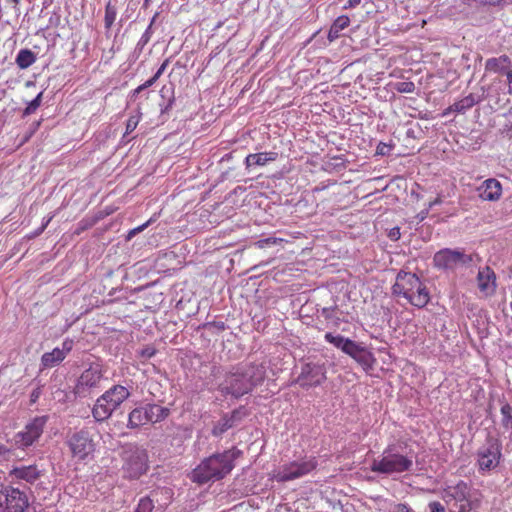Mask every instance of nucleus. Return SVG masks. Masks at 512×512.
Returning a JSON list of instances; mask_svg holds the SVG:
<instances>
[{
    "label": "nucleus",
    "instance_id": "f257e3e1",
    "mask_svg": "<svg viewBox=\"0 0 512 512\" xmlns=\"http://www.w3.org/2000/svg\"><path fill=\"white\" fill-rule=\"evenodd\" d=\"M266 377V370L262 365L249 364L237 367L225 375V379L218 385L222 395H231L238 399L262 384Z\"/></svg>",
    "mask_w": 512,
    "mask_h": 512
},
{
    "label": "nucleus",
    "instance_id": "a19ab883",
    "mask_svg": "<svg viewBox=\"0 0 512 512\" xmlns=\"http://www.w3.org/2000/svg\"><path fill=\"white\" fill-rule=\"evenodd\" d=\"M151 221L152 219L148 220L146 223L136 228L131 229L126 236V240H131L136 234L142 232L145 228H147L150 225Z\"/></svg>",
    "mask_w": 512,
    "mask_h": 512
},
{
    "label": "nucleus",
    "instance_id": "5701e85b",
    "mask_svg": "<svg viewBox=\"0 0 512 512\" xmlns=\"http://www.w3.org/2000/svg\"><path fill=\"white\" fill-rule=\"evenodd\" d=\"M148 412L146 406L134 408L128 415L127 427L130 429L139 428L148 423Z\"/></svg>",
    "mask_w": 512,
    "mask_h": 512
},
{
    "label": "nucleus",
    "instance_id": "13d9d810",
    "mask_svg": "<svg viewBox=\"0 0 512 512\" xmlns=\"http://www.w3.org/2000/svg\"><path fill=\"white\" fill-rule=\"evenodd\" d=\"M429 210H430V209L427 207L426 209H424V210L420 211V212L417 214L416 218L418 219V222H422L423 220H425V219H426V217L428 216Z\"/></svg>",
    "mask_w": 512,
    "mask_h": 512
},
{
    "label": "nucleus",
    "instance_id": "680f3d73",
    "mask_svg": "<svg viewBox=\"0 0 512 512\" xmlns=\"http://www.w3.org/2000/svg\"><path fill=\"white\" fill-rule=\"evenodd\" d=\"M399 512H411L410 508L406 504H400L398 506Z\"/></svg>",
    "mask_w": 512,
    "mask_h": 512
},
{
    "label": "nucleus",
    "instance_id": "7ed1b4c3",
    "mask_svg": "<svg viewBox=\"0 0 512 512\" xmlns=\"http://www.w3.org/2000/svg\"><path fill=\"white\" fill-rule=\"evenodd\" d=\"M414 453L404 452L400 445H388L382 454L373 459L370 470L381 475H394L410 472L414 465Z\"/></svg>",
    "mask_w": 512,
    "mask_h": 512
},
{
    "label": "nucleus",
    "instance_id": "423d86ee",
    "mask_svg": "<svg viewBox=\"0 0 512 512\" xmlns=\"http://www.w3.org/2000/svg\"><path fill=\"white\" fill-rule=\"evenodd\" d=\"M130 395L131 393L127 387L123 385H113L96 399L92 407L94 420L101 423L109 419L113 412L116 411Z\"/></svg>",
    "mask_w": 512,
    "mask_h": 512
},
{
    "label": "nucleus",
    "instance_id": "69168bd1",
    "mask_svg": "<svg viewBox=\"0 0 512 512\" xmlns=\"http://www.w3.org/2000/svg\"><path fill=\"white\" fill-rule=\"evenodd\" d=\"M406 135H407V137H414V130L413 129H408L407 132H406Z\"/></svg>",
    "mask_w": 512,
    "mask_h": 512
},
{
    "label": "nucleus",
    "instance_id": "09e8293b",
    "mask_svg": "<svg viewBox=\"0 0 512 512\" xmlns=\"http://www.w3.org/2000/svg\"><path fill=\"white\" fill-rule=\"evenodd\" d=\"M205 327H208V328L213 327V328L217 329L218 331H224L226 329V325L222 321L208 322L205 324Z\"/></svg>",
    "mask_w": 512,
    "mask_h": 512
},
{
    "label": "nucleus",
    "instance_id": "2eb2a0df",
    "mask_svg": "<svg viewBox=\"0 0 512 512\" xmlns=\"http://www.w3.org/2000/svg\"><path fill=\"white\" fill-rule=\"evenodd\" d=\"M326 380V369L323 364L307 362L301 366V372L295 382L304 389L317 387Z\"/></svg>",
    "mask_w": 512,
    "mask_h": 512
},
{
    "label": "nucleus",
    "instance_id": "aec40b11",
    "mask_svg": "<svg viewBox=\"0 0 512 512\" xmlns=\"http://www.w3.org/2000/svg\"><path fill=\"white\" fill-rule=\"evenodd\" d=\"M511 68V60L507 55L489 58L485 62V70L494 73H505Z\"/></svg>",
    "mask_w": 512,
    "mask_h": 512
},
{
    "label": "nucleus",
    "instance_id": "58836bf2",
    "mask_svg": "<svg viewBox=\"0 0 512 512\" xmlns=\"http://www.w3.org/2000/svg\"><path fill=\"white\" fill-rule=\"evenodd\" d=\"M151 221L152 219L148 220L146 223L136 228L131 229L126 236V240H131L136 234L142 232L145 228H147L150 225Z\"/></svg>",
    "mask_w": 512,
    "mask_h": 512
},
{
    "label": "nucleus",
    "instance_id": "864d4df0",
    "mask_svg": "<svg viewBox=\"0 0 512 512\" xmlns=\"http://www.w3.org/2000/svg\"><path fill=\"white\" fill-rule=\"evenodd\" d=\"M504 116L507 119V123L505 124V127L508 130H512V107L508 110V112Z\"/></svg>",
    "mask_w": 512,
    "mask_h": 512
},
{
    "label": "nucleus",
    "instance_id": "393cba45",
    "mask_svg": "<svg viewBox=\"0 0 512 512\" xmlns=\"http://www.w3.org/2000/svg\"><path fill=\"white\" fill-rule=\"evenodd\" d=\"M350 24V19L347 15H341L337 17L332 23L329 31H328V40L333 42L340 36V32L346 29Z\"/></svg>",
    "mask_w": 512,
    "mask_h": 512
},
{
    "label": "nucleus",
    "instance_id": "9d476101",
    "mask_svg": "<svg viewBox=\"0 0 512 512\" xmlns=\"http://www.w3.org/2000/svg\"><path fill=\"white\" fill-rule=\"evenodd\" d=\"M502 444L497 437L488 435L483 446L476 453L477 465L480 473L484 474L495 469L502 456Z\"/></svg>",
    "mask_w": 512,
    "mask_h": 512
},
{
    "label": "nucleus",
    "instance_id": "774afa93",
    "mask_svg": "<svg viewBox=\"0 0 512 512\" xmlns=\"http://www.w3.org/2000/svg\"><path fill=\"white\" fill-rule=\"evenodd\" d=\"M150 1H151V0H144V6H145V7H147V6L149 5V2H150Z\"/></svg>",
    "mask_w": 512,
    "mask_h": 512
},
{
    "label": "nucleus",
    "instance_id": "052dcab7",
    "mask_svg": "<svg viewBox=\"0 0 512 512\" xmlns=\"http://www.w3.org/2000/svg\"><path fill=\"white\" fill-rule=\"evenodd\" d=\"M442 202V199L440 197H437L436 199H434L433 201L429 202L428 204V208L431 209L433 206L435 205H438Z\"/></svg>",
    "mask_w": 512,
    "mask_h": 512
},
{
    "label": "nucleus",
    "instance_id": "a18cd8bd",
    "mask_svg": "<svg viewBox=\"0 0 512 512\" xmlns=\"http://www.w3.org/2000/svg\"><path fill=\"white\" fill-rule=\"evenodd\" d=\"M430 512H446L444 505L438 501H432L428 505Z\"/></svg>",
    "mask_w": 512,
    "mask_h": 512
},
{
    "label": "nucleus",
    "instance_id": "b1692460",
    "mask_svg": "<svg viewBox=\"0 0 512 512\" xmlns=\"http://www.w3.org/2000/svg\"><path fill=\"white\" fill-rule=\"evenodd\" d=\"M482 101V97L474 93H470L461 100L455 102L449 107V111L457 113H465L467 110L472 108L475 104Z\"/></svg>",
    "mask_w": 512,
    "mask_h": 512
},
{
    "label": "nucleus",
    "instance_id": "473e14b6",
    "mask_svg": "<svg viewBox=\"0 0 512 512\" xmlns=\"http://www.w3.org/2000/svg\"><path fill=\"white\" fill-rule=\"evenodd\" d=\"M324 338L327 342L334 345L336 348L340 349L342 352H343L344 347L350 341L349 338H345L342 335H333L330 332L326 333Z\"/></svg>",
    "mask_w": 512,
    "mask_h": 512
},
{
    "label": "nucleus",
    "instance_id": "0eeeda50",
    "mask_svg": "<svg viewBox=\"0 0 512 512\" xmlns=\"http://www.w3.org/2000/svg\"><path fill=\"white\" fill-rule=\"evenodd\" d=\"M106 369L100 362H92L83 370L74 387V394L79 398H87L101 388Z\"/></svg>",
    "mask_w": 512,
    "mask_h": 512
},
{
    "label": "nucleus",
    "instance_id": "bb28decb",
    "mask_svg": "<svg viewBox=\"0 0 512 512\" xmlns=\"http://www.w3.org/2000/svg\"><path fill=\"white\" fill-rule=\"evenodd\" d=\"M65 358L63 352L59 351V348H54L51 352H46L41 357L42 369L53 368L59 365Z\"/></svg>",
    "mask_w": 512,
    "mask_h": 512
},
{
    "label": "nucleus",
    "instance_id": "37998d69",
    "mask_svg": "<svg viewBox=\"0 0 512 512\" xmlns=\"http://www.w3.org/2000/svg\"><path fill=\"white\" fill-rule=\"evenodd\" d=\"M73 348V341L66 339L62 343V348H59L60 352H63V357L66 358L67 354L72 350Z\"/></svg>",
    "mask_w": 512,
    "mask_h": 512
},
{
    "label": "nucleus",
    "instance_id": "cd10ccee",
    "mask_svg": "<svg viewBox=\"0 0 512 512\" xmlns=\"http://www.w3.org/2000/svg\"><path fill=\"white\" fill-rule=\"evenodd\" d=\"M37 60L36 54L28 48L19 50L15 63L20 69H27Z\"/></svg>",
    "mask_w": 512,
    "mask_h": 512
},
{
    "label": "nucleus",
    "instance_id": "4468645a",
    "mask_svg": "<svg viewBox=\"0 0 512 512\" xmlns=\"http://www.w3.org/2000/svg\"><path fill=\"white\" fill-rule=\"evenodd\" d=\"M29 506L25 492L7 486L0 490V512H24Z\"/></svg>",
    "mask_w": 512,
    "mask_h": 512
},
{
    "label": "nucleus",
    "instance_id": "6ab92c4d",
    "mask_svg": "<svg viewBox=\"0 0 512 512\" xmlns=\"http://www.w3.org/2000/svg\"><path fill=\"white\" fill-rule=\"evenodd\" d=\"M9 475L14 479L24 480L32 484L40 478L41 473L36 465H21L14 467Z\"/></svg>",
    "mask_w": 512,
    "mask_h": 512
},
{
    "label": "nucleus",
    "instance_id": "bf43d9fd",
    "mask_svg": "<svg viewBox=\"0 0 512 512\" xmlns=\"http://www.w3.org/2000/svg\"><path fill=\"white\" fill-rule=\"evenodd\" d=\"M361 0H348L344 6V9L354 8L359 5Z\"/></svg>",
    "mask_w": 512,
    "mask_h": 512
},
{
    "label": "nucleus",
    "instance_id": "5fc2aeb1",
    "mask_svg": "<svg viewBox=\"0 0 512 512\" xmlns=\"http://www.w3.org/2000/svg\"><path fill=\"white\" fill-rule=\"evenodd\" d=\"M41 395L40 388L34 389L30 394V402L35 403Z\"/></svg>",
    "mask_w": 512,
    "mask_h": 512
},
{
    "label": "nucleus",
    "instance_id": "7c9ffc66",
    "mask_svg": "<svg viewBox=\"0 0 512 512\" xmlns=\"http://www.w3.org/2000/svg\"><path fill=\"white\" fill-rule=\"evenodd\" d=\"M501 425L503 429L508 432L512 430V407L506 403L501 407Z\"/></svg>",
    "mask_w": 512,
    "mask_h": 512
},
{
    "label": "nucleus",
    "instance_id": "4c0bfd02",
    "mask_svg": "<svg viewBox=\"0 0 512 512\" xmlns=\"http://www.w3.org/2000/svg\"><path fill=\"white\" fill-rule=\"evenodd\" d=\"M139 120H140V115H132L128 118L124 136L129 135L136 129V127L139 123Z\"/></svg>",
    "mask_w": 512,
    "mask_h": 512
},
{
    "label": "nucleus",
    "instance_id": "f704fd0d",
    "mask_svg": "<svg viewBox=\"0 0 512 512\" xmlns=\"http://www.w3.org/2000/svg\"><path fill=\"white\" fill-rule=\"evenodd\" d=\"M363 348H364V346H361L360 344H358L355 341L350 339L348 344L344 347L343 352L355 360L357 355L360 352H362Z\"/></svg>",
    "mask_w": 512,
    "mask_h": 512
},
{
    "label": "nucleus",
    "instance_id": "f03ea898",
    "mask_svg": "<svg viewBox=\"0 0 512 512\" xmlns=\"http://www.w3.org/2000/svg\"><path fill=\"white\" fill-rule=\"evenodd\" d=\"M242 451L233 447L222 453H215L193 470L192 479L199 484L215 482L226 477L235 467V460L242 456Z\"/></svg>",
    "mask_w": 512,
    "mask_h": 512
},
{
    "label": "nucleus",
    "instance_id": "c9c22d12",
    "mask_svg": "<svg viewBox=\"0 0 512 512\" xmlns=\"http://www.w3.org/2000/svg\"><path fill=\"white\" fill-rule=\"evenodd\" d=\"M154 509V501L149 496L139 500L136 512H152Z\"/></svg>",
    "mask_w": 512,
    "mask_h": 512
},
{
    "label": "nucleus",
    "instance_id": "39448f33",
    "mask_svg": "<svg viewBox=\"0 0 512 512\" xmlns=\"http://www.w3.org/2000/svg\"><path fill=\"white\" fill-rule=\"evenodd\" d=\"M392 293L395 296L405 298L417 308L425 307L430 301L429 291L417 275L404 270L398 272L396 281L392 286Z\"/></svg>",
    "mask_w": 512,
    "mask_h": 512
},
{
    "label": "nucleus",
    "instance_id": "c85d7f7f",
    "mask_svg": "<svg viewBox=\"0 0 512 512\" xmlns=\"http://www.w3.org/2000/svg\"><path fill=\"white\" fill-rule=\"evenodd\" d=\"M117 16V8L115 5L111 3V1H108V3L105 6V16H104V26L105 29L108 31L111 29L112 25L114 24Z\"/></svg>",
    "mask_w": 512,
    "mask_h": 512
},
{
    "label": "nucleus",
    "instance_id": "f3484780",
    "mask_svg": "<svg viewBox=\"0 0 512 512\" xmlns=\"http://www.w3.org/2000/svg\"><path fill=\"white\" fill-rule=\"evenodd\" d=\"M477 284L480 292L491 296L496 291V275L489 266L480 268L477 274Z\"/></svg>",
    "mask_w": 512,
    "mask_h": 512
},
{
    "label": "nucleus",
    "instance_id": "e433bc0d",
    "mask_svg": "<svg viewBox=\"0 0 512 512\" xmlns=\"http://www.w3.org/2000/svg\"><path fill=\"white\" fill-rule=\"evenodd\" d=\"M394 89L400 93H413L415 91V84L412 81L397 82Z\"/></svg>",
    "mask_w": 512,
    "mask_h": 512
},
{
    "label": "nucleus",
    "instance_id": "338daca9",
    "mask_svg": "<svg viewBox=\"0 0 512 512\" xmlns=\"http://www.w3.org/2000/svg\"><path fill=\"white\" fill-rule=\"evenodd\" d=\"M211 372H212V374H213V375H215L216 373H218V372H219V367H217V366H215V365H214V366L212 367V371H211Z\"/></svg>",
    "mask_w": 512,
    "mask_h": 512
},
{
    "label": "nucleus",
    "instance_id": "20e7f679",
    "mask_svg": "<svg viewBox=\"0 0 512 512\" xmlns=\"http://www.w3.org/2000/svg\"><path fill=\"white\" fill-rule=\"evenodd\" d=\"M442 497L452 504L449 512H478L482 503V493L463 480L443 489Z\"/></svg>",
    "mask_w": 512,
    "mask_h": 512
},
{
    "label": "nucleus",
    "instance_id": "1a4fd4ad",
    "mask_svg": "<svg viewBox=\"0 0 512 512\" xmlns=\"http://www.w3.org/2000/svg\"><path fill=\"white\" fill-rule=\"evenodd\" d=\"M475 259L479 260L477 254H466L464 249L443 248L434 254L433 263L438 269L453 271L460 266L469 267Z\"/></svg>",
    "mask_w": 512,
    "mask_h": 512
},
{
    "label": "nucleus",
    "instance_id": "ddd939ff",
    "mask_svg": "<svg viewBox=\"0 0 512 512\" xmlns=\"http://www.w3.org/2000/svg\"><path fill=\"white\" fill-rule=\"evenodd\" d=\"M47 416H37L24 428L13 436V443L19 449L33 445L42 435L47 423Z\"/></svg>",
    "mask_w": 512,
    "mask_h": 512
},
{
    "label": "nucleus",
    "instance_id": "6e6552de",
    "mask_svg": "<svg viewBox=\"0 0 512 512\" xmlns=\"http://www.w3.org/2000/svg\"><path fill=\"white\" fill-rule=\"evenodd\" d=\"M122 459L124 477L128 479H139L148 469L147 452L136 445L126 446L123 449Z\"/></svg>",
    "mask_w": 512,
    "mask_h": 512
},
{
    "label": "nucleus",
    "instance_id": "603ef678",
    "mask_svg": "<svg viewBox=\"0 0 512 512\" xmlns=\"http://www.w3.org/2000/svg\"><path fill=\"white\" fill-rule=\"evenodd\" d=\"M401 236V233H400V228L399 227H393L392 229H390L389 233H388V237L392 240V241H397Z\"/></svg>",
    "mask_w": 512,
    "mask_h": 512
},
{
    "label": "nucleus",
    "instance_id": "6e6d98bb",
    "mask_svg": "<svg viewBox=\"0 0 512 512\" xmlns=\"http://www.w3.org/2000/svg\"><path fill=\"white\" fill-rule=\"evenodd\" d=\"M10 454V449L5 445H0V458L7 459Z\"/></svg>",
    "mask_w": 512,
    "mask_h": 512
},
{
    "label": "nucleus",
    "instance_id": "e2e57ef3",
    "mask_svg": "<svg viewBox=\"0 0 512 512\" xmlns=\"http://www.w3.org/2000/svg\"><path fill=\"white\" fill-rule=\"evenodd\" d=\"M46 226H47V223H46V224H44V225H42V227H40V228L35 232V234H34V235H35V236L40 235V234L44 231V229L46 228Z\"/></svg>",
    "mask_w": 512,
    "mask_h": 512
},
{
    "label": "nucleus",
    "instance_id": "3c124183",
    "mask_svg": "<svg viewBox=\"0 0 512 512\" xmlns=\"http://www.w3.org/2000/svg\"><path fill=\"white\" fill-rule=\"evenodd\" d=\"M276 242H277L276 238H265V239H261V240L257 241L256 245L259 248H264L265 246L270 245V244H275Z\"/></svg>",
    "mask_w": 512,
    "mask_h": 512
},
{
    "label": "nucleus",
    "instance_id": "2f4dec72",
    "mask_svg": "<svg viewBox=\"0 0 512 512\" xmlns=\"http://www.w3.org/2000/svg\"><path fill=\"white\" fill-rule=\"evenodd\" d=\"M355 361L359 363L365 370L371 369L373 366V363L375 361L373 355L371 352H369L365 347L362 349V352H360L357 357L355 358Z\"/></svg>",
    "mask_w": 512,
    "mask_h": 512
},
{
    "label": "nucleus",
    "instance_id": "c03bdc74",
    "mask_svg": "<svg viewBox=\"0 0 512 512\" xmlns=\"http://www.w3.org/2000/svg\"><path fill=\"white\" fill-rule=\"evenodd\" d=\"M156 353V349L152 346H146L140 351V356L146 359L153 357Z\"/></svg>",
    "mask_w": 512,
    "mask_h": 512
},
{
    "label": "nucleus",
    "instance_id": "a878e982",
    "mask_svg": "<svg viewBox=\"0 0 512 512\" xmlns=\"http://www.w3.org/2000/svg\"><path fill=\"white\" fill-rule=\"evenodd\" d=\"M145 406L148 412V420L151 423L163 421L170 414V410L168 408L157 404H146Z\"/></svg>",
    "mask_w": 512,
    "mask_h": 512
},
{
    "label": "nucleus",
    "instance_id": "f8f14e48",
    "mask_svg": "<svg viewBox=\"0 0 512 512\" xmlns=\"http://www.w3.org/2000/svg\"><path fill=\"white\" fill-rule=\"evenodd\" d=\"M67 444L72 456L80 461L92 455L96 447L92 434L86 428L72 433L68 437Z\"/></svg>",
    "mask_w": 512,
    "mask_h": 512
},
{
    "label": "nucleus",
    "instance_id": "dca6fc26",
    "mask_svg": "<svg viewBox=\"0 0 512 512\" xmlns=\"http://www.w3.org/2000/svg\"><path fill=\"white\" fill-rule=\"evenodd\" d=\"M249 414V410L243 405L234 409L231 413L223 414L214 424L211 431L212 435L215 437L222 436L229 429L238 426Z\"/></svg>",
    "mask_w": 512,
    "mask_h": 512
},
{
    "label": "nucleus",
    "instance_id": "412c9836",
    "mask_svg": "<svg viewBox=\"0 0 512 512\" xmlns=\"http://www.w3.org/2000/svg\"><path fill=\"white\" fill-rule=\"evenodd\" d=\"M278 154L276 152H261L249 154L245 158V166L247 169L252 166H264L268 162L275 161Z\"/></svg>",
    "mask_w": 512,
    "mask_h": 512
},
{
    "label": "nucleus",
    "instance_id": "c756f323",
    "mask_svg": "<svg viewBox=\"0 0 512 512\" xmlns=\"http://www.w3.org/2000/svg\"><path fill=\"white\" fill-rule=\"evenodd\" d=\"M156 17H157V14H155L153 16V18L151 19L150 24L148 25V27L142 34L141 38L139 39L138 43L136 44L135 51H139V53H140L144 49V47L149 43V41L152 37V34H153L152 26L155 22Z\"/></svg>",
    "mask_w": 512,
    "mask_h": 512
},
{
    "label": "nucleus",
    "instance_id": "4be33fe9",
    "mask_svg": "<svg viewBox=\"0 0 512 512\" xmlns=\"http://www.w3.org/2000/svg\"><path fill=\"white\" fill-rule=\"evenodd\" d=\"M321 316L333 327H338L341 322L346 321L344 312L337 305L323 307Z\"/></svg>",
    "mask_w": 512,
    "mask_h": 512
},
{
    "label": "nucleus",
    "instance_id": "49530a36",
    "mask_svg": "<svg viewBox=\"0 0 512 512\" xmlns=\"http://www.w3.org/2000/svg\"><path fill=\"white\" fill-rule=\"evenodd\" d=\"M40 125H41L40 120L33 122L29 127V131H28L27 135L25 136L24 141L29 140L30 137L39 129Z\"/></svg>",
    "mask_w": 512,
    "mask_h": 512
},
{
    "label": "nucleus",
    "instance_id": "79ce46f5",
    "mask_svg": "<svg viewBox=\"0 0 512 512\" xmlns=\"http://www.w3.org/2000/svg\"><path fill=\"white\" fill-rule=\"evenodd\" d=\"M392 149L391 145H388L386 143L380 142L376 148V154L385 156L390 153V150Z\"/></svg>",
    "mask_w": 512,
    "mask_h": 512
},
{
    "label": "nucleus",
    "instance_id": "72a5a7b5",
    "mask_svg": "<svg viewBox=\"0 0 512 512\" xmlns=\"http://www.w3.org/2000/svg\"><path fill=\"white\" fill-rule=\"evenodd\" d=\"M42 97H43V91L38 93V95L27 104L26 108L23 110L22 116L26 117L28 115L33 114L40 107L41 102H42Z\"/></svg>",
    "mask_w": 512,
    "mask_h": 512
},
{
    "label": "nucleus",
    "instance_id": "4d7b16f0",
    "mask_svg": "<svg viewBox=\"0 0 512 512\" xmlns=\"http://www.w3.org/2000/svg\"><path fill=\"white\" fill-rule=\"evenodd\" d=\"M506 77L508 81V92L512 94V69L506 71Z\"/></svg>",
    "mask_w": 512,
    "mask_h": 512
},
{
    "label": "nucleus",
    "instance_id": "a211bd4d",
    "mask_svg": "<svg viewBox=\"0 0 512 512\" xmlns=\"http://www.w3.org/2000/svg\"><path fill=\"white\" fill-rule=\"evenodd\" d=\"M478 196L485 201H496L502 194L500 182L494 178L485 180L477 189Z\"/></svg>",
    "mask_w": 512,
    "mask_h": 512
},
{
    "label": "nucleus",
    "instance_id": "0e129e2a",
    "mask_svg": "<svg viewBox=\"0 0 512 512\" xmlns=\"http://www.w3.org/2000/svg\"><path fill=\"white\" fill-rule=\"evenodd\" d=\"M173 102H174V99L173 98L170 99L168 104L166 105V107L164 109H162V112L167 111L172 106Z\"/></svg>",
    "mask_w": 512,
    "mask_h": 512
},
{
    "label": "nucleus",
    "instance_id": "8fccbe9b",
    "mask_svg": "<svg viewBox=\"0 0 512 512\" xmlns=\"http://www.w3.org/2000/svg\"><path fill=\"white\" fill-rule=\"evenodd\" d=\"M155 82L152 81V79L150 78L149 80H147L145 83H143L142 85L138 86L134 91H133V96H136L138 95L140 92H142L143 90L147 89L148 87L152 86Z\"/></svg>",
    "mask_w": 512,
    "mask_h": 512
},
{
    "label": "nucleus",
    "instance_id": "ea45409f",
    "mask_svg": "<svg viewBox=\"0 0 512 512\" xmlns=\"http://www.w3.org/2000/svg\"><path fill=\"white\" fill-rule=\"evenodd\" d=\"M151 221L152 219L148 220L146 223L136 228L131 229L126 236V240H131L136 234L142 232L145 228H147L150 225Z\"/></svg>",
    "mask_w": 512,
    "mask_h": 512
},
{
    "label": "nucleus",
    "instance_id": "9b49d317",
    "mask_svg": "<svg viewBox=\"0 0 512 512\" xmlns=\"http://www.w3.org/2000/svg\"><path fill=\"white\" fill-rule=\"evenodd\" d=\"M317 467V460L314 457L303 458L299 461H291L281 465L274 472V479L277 482H289L295 479H299Z\"/></svg>",
    "mask_w": 512,
    "mask_h": 512
},
{
    "label": "nucleus",
    "instance_id": "de8ad7c7",
    "mask_svg": "<svg viewBox=\"0 0 512 512\" xmlns=\"http://www.w3.org/2000/svg\"><path fill=\"white\" fill-rule=\"evenodd\" d=\"M168 62H169V60H168V59H166V60L161 64V66L158 68V70L156 71V73L154 74V76H153V77H151L152 81L156 82V81L159 79V77L164 73V71H165V69H166V67H167V65H168Z\"/></svg>",
    "mask_w": 512,
    "mask_h": 512
}]
</instances>
